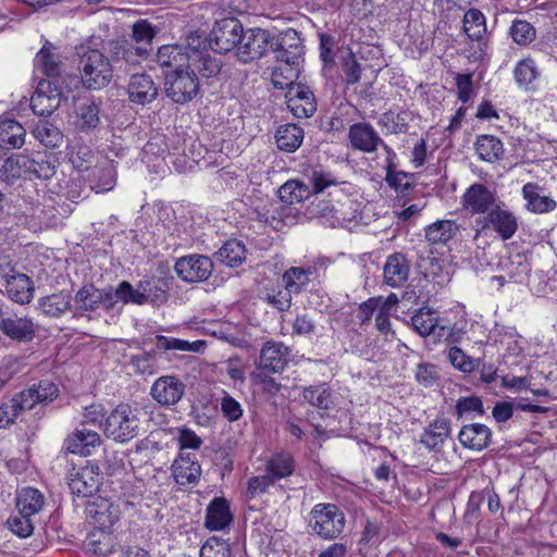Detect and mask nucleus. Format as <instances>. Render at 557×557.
I'll return each mask as SVG.
<instances>
[{"label": "nucleus", "mask_w": 557, "mask_h": 557, "mask_svg": "<svg viewBox=\"0 0 557 557\" xmlns=\"http://www.w3.org/2000/svg\"><path fill=\"white\" fill-rule=\"evenodd\" d=\"M311 187L300 181H287L278 188L280 200L284 203L281 211L276 212L280 220H284V212L290 214L294 210L292 207L295 203H301L310 197L311 194L322 193L325 188L337 185L335 177L324 171H313L310 177Z\"/></svg>", "instance_id": "f257e3e1"}, {"label": "nucleus", "mask_w": 557, "mask_h": 557, "mask_svg": "<svg viewBox=\"0 0 557 557\" xmlns=\"http://www.w3.org/2000/svg\"><path fill=\"white\" fill-rule=\"evenodd\" d=\"M140 431L139 410L127 404L119 405L107 417L104 435L117 443H126L135 438Z\"/></svg>", "instance_id": "f03ea898"}, {"label": "nucleus", "mask_w": 557, "mask_h": 557, "mask_svg": "<svg viewBox=\"0 0 557 557\" xmlns=\"http://www.w3.org/2000/svg\"><path fill=\"white\" fill-rule=\"evenodd\" d=\"M82 83L88 89L98 90L110 84L115 75L103 50L89 49L79 59Z\"/></svg>", "instance_id": "7ed1b4c3"}, {"label": "nucleus", "mask_w": 557, "mask_h": 557, "mask_svg": "<svg viewBox=\"0 0 557 557\" xmlns=\"http://www.w3.org/2000/svg\"><path fill=\"white\" fill-rule=\"evenodd\" d=\"M102 50L117 78L126 75L133 67L146 60L143 57L145 50L135 48L133 41L125 38L104 41Z\"/></svg>", "instance_id": "20e7f679"}, {"label": "nucleus", "mask_w": 557, "mask_h": 557, "mask_svg": "<svg viewBox=\"0 0 557 557\" xmlns=\"http://www.w3.org/2000/svg\"><path fill=\"white\" fill-rule=\"evenodd\" d=\"M309 525L313 533L325 540L336 539L345 528V515L334 504L320 503L310 511Z\"/></svg>", "instance_id": "39448f33"}, {"label": "nucleus", "mask_w": 557, "mask_h": 557, "mask_svg": "<svg viewBox=\"0 0 557 557\" xmlns=\"http://www.w3.org/2000/svg\"><path fill=\"white\" fill-rule=\"evenodd\" d=\"M199 79L194 71H164V91L173 102L187 103L199 94Z\"/></svg>", "instance_id": "423d86ee"}, {"label": "nucleus", "mask_w": 557, "mask_h": 557, "mask_svg": "<svg viewBox=\"0 0 557 557\" xmlns=\"http://www.w3.org/2000/svg\"><path fill=\"white\" fill-rule=\"evenodd\" d=\"M272 35L260 27L244 28L240 44L237 46L236 58L247 64L261 59L271 49Z\"/></svg>", "instance_id": "0eeeda50"}, {"label": "nucleus", "mask_w": 557, "mask_h": 557, "mask_svg": "<svg viewBox=\"0 0 557 557\" xmlns=\"http://www.w3.org/2000/svg\"><path fill=\"white\" fill-rule=\"evenodd\" d=\"M271 49L278 62L298 65L305 54L304 38L296 29L287 28L272 36Z\"/></svg>", "instance_id": "6e6552de"}, {"label": "nucleus", "mask_w": 557, "mask_h": 557, "mask_svg": "<svg viewBox=\"0 0 557 557\" xmlns=\"http://www.w3.org/2000/svg\"><path fill=\"white\" fill-rule=\"evenodd\" d=\"M244 26L235 17L216 21L209 36V45L215 52L227 53L237 50Z\"/></svg>", "instance_id": "1a4fd4ad"}, {"label": "nucleus", "mask_w": 557, "mask_h": 557, "mask_svg": "<svg viewBox=\"0 0 557 557\" xmlns=\"http://www.w3.org/2000/svg\"><path fill=\"white\" fill-rule=\"evenodd\" d=\"M62 98L64 95L60 84L51 79H40L30 98V107L35 114L48 116L60 107Z\"/></svg>", "instance_id": "9d476101"}, {"label": "nucleus", "mask_w": 557, "mask_h": 557, "mask_svg": "<svg viewBox=\"0 0 557 557\" xmlns=\"http://www.w3.org/2000/svg\"><path fill=\"white\" fill-rule=\"evenodd\" d=\"M66 479L72 494L82 498L92 497L102 484V475L95 466L73 468Z\"/></svg>", "instance_id": "9b49d317"}, {"label": "nucleus", "mask_w": 557, "mask_h": 557, "mask_svg": "<svg viewBox=\"0 0 557 557\" xmlns=\"http://www.w3.org/2000/svg\"><path fill=\"white\" fill-rule=\"evenodd\" d=\"M185 393V383L173 374L158 377L150 387L152 399L165 408H171L178 404Z\"/></svg>", "instance_id": "f8f14e48"}, {"label": "nucleus", "mask_w": 557, "mask_h": 557, "mask_svg": "<svg viewBox=\"0 0 557 557\" xmlns=\"http://www.w3.org/2000/svg\"><path fill=\"white\" fill-rule=\"evenodd\" d=\"M174 270L177 276L185 282H205L212 274L213 262L207 256L189 255L177 259Z\"/></svg>", "instance_id": "ddd939ff"}, {"label": "nucleus", "mask_w": 557, "mask_h": 557, "mask_svg": "<svg viewBox=\"0 0 557 557\" xmlns=\"http://www.w3.org/2000/svg\"><path fill=\"white\" fill-rule=\"evenodd\" d=\"M0 332L14 342L26 343L34 338L35 326L30 318L0 307Z\"/></svg>", "instance_id": "4468645a"}, {"label": "nucleus", "mask_w": 557, "mask_h": 557, "mask_svg": "<svg viewBox=\"0 0 557 557\" xmlns=\"http://www.w3.org/2000/svg\"><path fill=\"white\" fill-rule=\"evenodd\" d=\"M290 350L283 343L269 341L260 350L259 364L256 370L281 373L289 362Z\"/></svg>", "instance_id": "2eb2a0df"}, {"label": "nucleus", "mask_w": 557, "mask_h": 557, "mask_svg": "<svg viewBox=\"0 0 557 557\" xmlns=\"http://www.w3.org/2000/svg\"><path fill=\"white\" fill-rule=\"evenodd\" d=\"M482 228L492 226L503 240L510 239L518 230L517 216L509 210L496 207L476 221Z\"/></svg>", "instance_id": "dca6fc26"}, {"label": "nucleus", "mask_w": 557, "mask_h": 557, "mask_svg": "<svg viewBox=\"0 0 557 557\" xmlns=\"http://www.w3.org/2000/svg\"><path fill=\"white\" fill-rule=\"evenodd\" d=\"M5 280V290L9 298L21 305L29 304L34 297V282L23 273H17L15 269H9L1 273Z\"/></svg>", "instance_id": "f3484780"}, {"label": "nucleus", "mask_w": 557, "mask_h": 557, "mask_svg": "<svg viewBox=\"0 0 557 557\" xmlns=\"http://www.w3.org/2000/svg\"><path fill=\"white\" fill-rule=\"evenodd\" d=\"M287 107L298 119L310 117L317 111L313 92L305 85H289L286 94Z\"/></svg>", "instance_id": "a211bd4d"}, {"label": "nucleus", "mask_w": 557, "mask_h": 557, "mask_svg": "<svg viewBox=\"0 0 557 557\" xmlns=\"http://www.w3.org/2000/svg\"><path fill=\"white\" fill-rule=\"evenodd\" d=\"M348 140L352 149L364 153L376 151L380 144H383V139L379 136L377 132L367 122H358L350 125Z\"/></svg>", "instance_id": "6ab92c4d"}, {"label": "nucleus", "mask_w": 557, "mask_h": 557, "mask_svg": "<svg viewBox=\"0 0 557 557\" xmlns=\"http://www.w3.org/2000/svg\"><path fill=\"white\" fill-rule=\"evenodd\" d=\"M86 516L99 528V531L109 530L119 520V510L106 498L97 497L86 504Z\"/></svg>", "instance_id": "aec40b11"}, {"label": "nucleus", "mask_w": 557, "mask_h": 557, "mask_svg": "<svg viewBox=\"0 0 557 557\" xmlns=\"http://www.w3.org/2000/svg\"><path fill=\"white\" fill-rule=\"evenodd\" d=\"M174 480L180 485L198 483L201 466L193 453L180 451L172 465Z\"/></svg>", "instance_id": "412c9836"}, {"label": "nucleus", "mask_w": 557, "mask_h": 557, "mask_svg": "<svg viewBox=\"0 0 557 557\" xmlns=\"http://www.w3.org/2000/svg\"><path fill=\"white\" fill-rule=\"evenodd\" d=\"M159 89L150 75L146 73L133 74L127 85L129 101L145 106L152 102L158 96Z\"/></svg>", "instance_id": "4be33fe9"}, {"label": "nucleus", "mask_w": 557, "mask_h": 557, "mask_svg": "<svg viewBox=\"0 0 557 557\" xmlns=\"http://www.w3.org/2000/svg\"><path fill=\"white\" fill-rule=\"evenodd\" d=\"M438 312L432 308H420L411 317V325L414 331L422 337L436 334L438 338L450 336V332L446 326L438 324Z\"/></svg>", "instance_id": "5701e85b"}, {"label": "nucleus", "mask_w": 557, "mask_h": 557, "mask_svg": "<svg viewBox=\"0 0 557 557\" xmlns=\"http://www.w3.org/2000/svg\"><path fill=\"white\" fill-rule=\"evenodd\" d=\"M58 396L59 387L50 380H41L18 393L20 401L24 404L26 410L33 409L37 404L51 403Z\"/></svg>", "instance_id": "b1692460"}, {"label": "nucleus", "mask_w": 557, "mask_h": 557, "mask_svg": "<svg viewBox=\"0 0 557 557\" xmlns=\"http://www.w3.org/2000/svg\"><path fill=\"white\" fill-rule=\"evenodd\" d=\"M191 55L187 48L180 45H165L158 49L156 62L164 71H183L189 69Z\"/></svg>", "instance_id": "393cba45"}, {"label": "nucleus", "mask_w": 557, "mask_h": 557, "mask_svg": "<svg viewBox=\"0 0 557 557\" xmlns=\"http://www.w3.org/2000/svg\"><path fill=\"white\" fill-rule=\"evenodd\" d=\"M417 269L426 280L435 284L443 285L449 281V272L444 260L437 258L431 250L419 255Z\"/></svg>", "instance_id": "a878e982"}, {"label": "nucleus", "mask_w": 557, "mask_h": 557, "mask_svg": "<svg viewBox=\"0 0 557 557\" xmlns=\"http://www.w3.org/2000/svg\"><path fill=\"white\" fill-rule=\"evenodd\" d=\"M494 202V194L484 184L480 183L471 185L462 196L465 209L472 213H486Z\"/></svg>", "instance_id": "bb28decb"}, {"label": "nucleus", "mask_w": 557, "mask_h": 557, "mask_svg": "<svg viewBox=\"0 0 557 557\" xmlns=\"http://www.w3.org/2000/svg\"><path fill=\"white\" fill-rule=\"evenodd\" d=\"M458 441L465 448L481 451L491 444L492 431L485 424H466L459 431Z\"/></svg>", "instance_id": "cd10ccee"}, {"label": "nucleus", "mask_w": 557, "mask_h": 557, "mask_svg": "<svg viewBox=\"0 0 557 557\" xmlns=\"http://www.w3.org/2000/svg\"><path fill=\"white\" fill-rule=\"evenodd\" d=\"M101 443L100 435L96 431L77 429L64 441V449L71 454L89 456Z\"/></svg>", "instance_id": "c85d7f7f"}, {"label": "nucleus", "mask_w": 557, "mask_h": 557, "mask_svg": "<svg viewBox=\"0 0 557 557\" xmlns=\"http://www.w3.org/2000/svg\"><path fill=\"white\" fill-rule=\"evenodd\" d=\"M409 272L410 264L406 256L400 252L392 253L383 268L384 282L391 287H400L407 282Z\"/></svg>", "instance_id": "c756f323"}, {"label": "nucleus", "mask_w": 557, "mask_h": 557, "mask_svg": "<svg viewBox=\"0 0 557 557\" xmlns=\"http://www.w3.org/2000/svg\"><path fill=\"white\" fill-rule=\"evenodd\" d=\"M232 519L227 500L223 497H215L207 507L205 525L211 531H220L228 527Z\"/></svg>", "instance_id": "7c9ffc66"}, {"label": "nucleus", "mask_w": 557, "mask_h": 557, "mask_svg": "<svg viewBox=\"0 0 557 557\" xmlns=\"http://www.w3.org/2000/svg\"><path fill=\"white\" fill-rule=\"evenodd\" d=\"M301 396L305 403L319 410L321 417L335 404L334 395L326 384L306 386L302 388Z\"/></svg>", "instance_id": "2f4dec72"}, {"label": "nucleus", "mask_w": 557, "mask_h": 557, "mask_svg": "<svg viewBox=\"0 0 557 557\" xmlns=\"http://www.w3.org/2000/svg\"><path fill=\"white\" fill-rule=\"evenodd\" d=\"M449 436L450 421L437 418L425 428L420 442L430 450H440Z\"/></svg>", "instance_id": "473e14b6"}, {"label": "nucleus", "mask_w": 557, "mask_h": 557, "mask_svg": "<svg viewBox=\"0 0 557 557\" xmlns=\"http://www.w3.org/2000/svg\"><path fill=\"white\" fill-rule=\"evenodd\" d=\"M304 129L295 123L280 125L275 131L277 148L285 152H295L302 144Z\"/></svg>", "instance_id": "72a5a7b5"}, {"label": "nucleus", "mask_w": 557, "mask_h": 557, "mask_svg": "<svg viewBox=\"0 0 557 557\" xmlns=\"http://www.w3.org/2000/svg\"><path fill=\"white\" fill-rule=\"evenodd\" d=\"M296 469L295 458L286 451H281L271 456L265 462V471L272 478L274 483L282 479L290 476Z\"/></svg>", "instance_id": "f704fd0d"}, {"label": "nucleus", "mask_w": 557, "mask_h": 557, "mask_svg": "<svg viewBox=\"0 0 557 557\" xmlns=\"http://www.w3.org/2000/svg\"><path fill=\"white\" fill-rule=\"evenodd\" d=\"M26 131L14 120H3L0 122V148L17 149L25 143Z\"/></svg>", "instance_id": "c9c22d12"}, {"label": "nucleus", "mask_w": 557, "mask_h": 557, "mask_svg": "<svg viewBox=\"0 0 557 557\" xmlns=\"http://www.w3.org/2000/svg\"><path fill=\"white\" fill-rule=\"evenodd\" d=\"M54 49L55 48L52 44L46 41L40 51L37 53L35 63L36 66L40 67L42 73L47 76L46 79L55 81L57 84H59L61 62L59 57L52 52Z\"/></svg>", "instance_id": "e433bc0d"}, {"label": "nucleus", "mask_w": 557, "mask_h": 557, "mask_svg": "<svg viewBox=\"0 0 557 557\" xmlns=\"http://www.w3.org/2000/svg\"><path fill=\"white\" fill-rule=\"evenodd\" d=\"M158 34V28L147 20H138L132 26V40L135 48L144 49L143 57L148 58L152 50V40Z\"/></svg>", "instance_id": "4c0bfd02"}, {"label": "nucleus", "mask_w": 557, "mask_h": 557, "mask_svg": "<svg viewBox=\"0 0 557 557\" xmlns=\"http://www.w3.org/2000/svg\"><path fill=\"white\" fill-rule=\"evenodd\" d=\"M89 188L97 194L110 191L116 184V170L112 163L94 169L88 175Z\"/></svg>", "instance_id": "58836bf2"}, {"label": "nucleus", "mask_w": 557, "mask_h": 557, "mask_svg": "<svg viewBox=\"0 0 557 557\" xmlns=\"http://www.w3.org/2000/svg\"><path fill=\"white\" fill-rule=\"evenodd\" d=\"M139 287L145 292L146 302L161 305L168 300V292L170 290L169 278L147 277L139 281Z\"/></svg>", "instance_id": "ea45409f"}, {"label": "nucleus", "mask_w": 557, "mask_h": 557, "mask_svg": "<svg viewBox=\"0 0 557 557\" xmlns=\"http://www.w3.org/2000/svg\"><path fill=\"white\" fill-rule=\"evenodd\" d=\"M247 249L243 242L230 239L214 253V257L222 263L237 268L246 260Z\"/></svg>", "instance_id": "a19ab883"}, {"label": "nucleus", "mask_w": 557, "mask_h": 557, "mask_svg": "<svg viewBox=\"0 0 557 557\" xmlns=\"http://www.w3.org/2000/svg\"><path fill=\"white\" fill-rule=\"evenodd\" d=\"M474 148L481 160L491 163L500 160L504 154L503 143L494 135H479Z\"/></svg>", "instance_id": "79ce46f5"}, {"label": "nucleus", "mask_w": 557, "mask_h": 557, "mask_svg": "<svg viewBox=\"0 0 557 557\" xmlns=\"http://www.w3.org/2000/svg\"><path fill=\"white\" fill-rule=\"evenodd\" d=\"M539 185L528 183L522 187L523 198L528 201L527 209L534 213H546L553 211L557 203L554 199L547 196H542L537 193Z\"/></svg>", "instance_id": "37998d69"}, {"label": "nucleus", "mask_w": 557, "mask_h": 557, "mask_svg": "<svg viewBox=\"0 0 557 557\" xmlns=\"http://www.w3.org/2000/svg\"><path fill=\"white\" fill-rule=\"evenodd\" d=\"M38 308L47 317L59 318L71 308V297L64 292L51 294L38 299Z\"/></svg>", "instance_id": "c03bdc74"}, {"label": "nucleus", "mask_w": 557, "mask_h": 557, "mask_svg": "<svg viewBox=\"0 0 557 557\" xmlns=\"http://www.w3.org/2000/svg\"><path fill=\"white\" fill-rule=\"evenodd\" d=\"M460 231L457 222L451 220H441L429 225L425 228V237L432 244H447Z\"/></svg>", "instance_id": "a18cd8bd"}, {"label": "nucleus", "mask_w": 557, "mask_h": 557, "mask_svg": "<svg viewBox=\"0 0 557 557\" xmlns=\"http://www.w3.org/2000/svg\"><path fill=\"white\" fill-rule=\"evenodd\" d=\"M30 157L23 153H13L4 160L2 176L8 183H13L23 175L29 174Z\"/></svg>", "instance_id": "49530a36"}, {"label": "nucleus", "mask_w": 557, "mask_h": 557, "mask_svg": "<svg viewBox=\"0 0 557 557\" xmlns=\"http://www.w3.org/2000/svg\"><path fill=\"white\" fill-rule=\"evenodd\" d=\"M412 121V113L408 110L395 112L388 110L384 112L379 125L385 127L389 134H407L409 132V122Z\"/></svg>", "instance_id": "de8ad7c7"}, {"label": "nucleus", "mask_w": 557, "mask_h": 557, "mask_svg": "<svg viewBox=\"0 0 557 557\" xmlns=\"http://www.w3.org/2000/svg\"><path fill=\"white\" fill-rule=\"evenodd\" d=\"M84 548L91 556L107 557L114 548L112 536L102 530L92 532L85 540Z\"/></svg>", "instance_id": "09e8293b"}, {"label": "nucleus", "mask_w": 557, "mask_h": 557, "mask_svg": "<svg viewBox=\"0 0 557 557\" xmlns=\"http://www.w3.org/2000/svg\"><path fill=\"white\" fill-rule=\"evenodd\" d=\"M98 288L94 284H86L77 290L74 296V304L77 314L91 312L100 307Z\"/></svg>", "instance_id": "8fccbe9b"}, {"label": "nucleus", "mask_w": 557, "mask_h": 557, "mask_svg": "<svg viewBox=\"0 0 557 557\" xmlns=\"http://www.w3.org/2000/svg\"><path fill=\"white\" fill-rule=\"evenodd\" d=\"M77 127L83 132L95 129L100 123V107L95 101L83 102L78 106Z\"/></svg>", "instance_id": "3c124183"}, {"label": "nucleus", "mask_w": 557, "mask_h": 557, "mask_svg": "<svg viewBox=\"0 0 557 557\" xmlns=\"http://www.w3.org/2000/svg\"><path fill=\"white\" fill-rule=\"evenodd\" d=\"M463 32L472 41H479L486 33L485 16L478 9H470L465 13L462 21Z\"/></svg>", "instance_id": "603ef678"}, {"label": "nucleus", "mask_w": 557, "mask_h": 557, "mask_svg": "<svg viewBox=\"0 0 557 557\" xmlns=\"http://www.w3.org/2000/svg\"><path fill=\"white\" fill-rule=\"evenodd\" d=\"M42 505V494L33 487L23 488L16 497V510L29 516H34L39 512Z\"/></svg>", "instance_id": "864d4df0"}, {"label": "nucleus", "mask_w": 557, "mask_h": 557, "mask_svg": "<svg viewBox=\"0 0 557 557\" xmlns=\"http://www.w3.org/2000/svg\"><path fill=\"white\" fill-rule=\"evenodd\" d=\"M33 135L44 146L49 148L59 147L63 143V134L47 120H41L35 125Z\"/></svg>", "instance_id": "5fc2aeb1"}, {"label": "nucleus", "mask_w": 557, "mask_h": 557, "mask_svg": "<svg viewBox=\"0 0 557 557\" xmlns=\"http://www.w3.org/2000/svg\"><path fill=\"white\" fill-rule=\"evenodd\" d=\"M30 169L29 174L40 180H49L57 172L58 161L53 156H47L46 153L36 152L30 156Z\"/></svg>", "instance_id": "6e6d98bb"}, {"label": "nucleus", "mask_w": 557, "mask_h": 557, "mask_svg": "<svg viewBox=\"0 0 557 557\" xmlns=\"http://www.w3.org/2000/svg\"><path fill=\"white\" fill-rule=\"evenodd\" d=\"M206 345L205 341L188 342L185 339L168 337L164 335L156 336V347L159 350H181L199 352Z\"/></svg>", "instance_id": "4d7b16f0"}, {"label": "nucleus", "mask_w": 557, "mask_h": 557, "mask_svg": "<svg viewBox=\"0 0 557 557\" xmlns=\"http://www.w3.org/2000/svg\"><path fill=\"white\" fill-rule=\"evenodd\" d=\"M509 34L512 40L522 47L529 46L536 38L535 27L524 20H515L510 26Z\"/></svg>", "instance_id": "13d9d810"}, {"label": "nucleus", "mask_w": 557, "mask_h": 557, "mask_svg": "<svg viewBox=\"0 0 557 557\" xmlns=\"http://www.w3.org/2000/svg\"><path fill=\"white\" fill-rule=\"evenodd\" d=\"M540 75L533 59L525 58L520 60L513 70L515 81L519 86H528Z\"/></svg>", "instance_id": "bf43d9fd"}, {"label": "nucleus", "mask_w": 557, "mask_h": 557, "mask_svg": "<svg viewBox=\"0 0 557 557\" xmlns=\"http://www.w3.org/2000/svg\"><path fill=\"white\" fill-rule=\"evenodd\" d=\"M7 525L17 536L25 539L33 534L34 524L32 522V516L26 515L16 510L7 520Z\"/></svg>", "instance_id": "052dcab7"}, {"label": "nucleus", "mask_w": 557, "mask_h": 557, "mask_svg": "<svg viewBox=\"0 0 557 557\" xmlns=\"http://www.w3.org/2000/svg\"><path fill=\"white\" fill-rule=\"evenodd\" d=\"M448 360L450 363L463 373H471L481 364L480 359L466 355L459 347H451L448 350Z\"/></svg>", "instance_id": "680f3d73"}, {"label": "nucleus", "mask_w": 557, "mask_h": 557, "mask_svg": "<svg viewBox=\"0 0 557 557\" xmlns=\"http://www.w3.org/2000/svg\"><path fill=\"white\" fill-rule=\"evenodd\" d=\"M309 271L301 268H290L283 275L285 288L292 294H298L309 282Z\"/></svg>", "instance_id": "e2e57ef3"}, {"label": "nucleus", "mask_w": 557, "mask_h": 557, "mask_svg": "<svg viewBox=\"0 0 557 557\" xmlns=\"http://www.w3.org/2000/svg\"><path fill=\"white\" fill-rule=\"evenodd\" d=\"M24 404L20 401L18 393L14 395L9 403L0 406V429L14 423L20 413L25 411Z\"/></svg>", "instance_id": "0e129e2a"}, {"label": "nucleus", "mask_w": 557, "mask_h": 557, "mask_svg": "<svg viewBox=\"0 0 557 557\" xmlns=\"http://www.w3.org/2000/svg\"><path fill=\"white\" fill-rule=\"evenodd\" d=\"M156 351L143 352L134 355L131 358V364L135 373L139 375H152L157 372Z\"/></svg>", "instance_id": "69168bd1"}, {"label": "nucleus", "mask_w": 557, "mask_h": 557, "mask_svg": "<svg viewBox=\"0 0 557 557\" xmlns=\"http://www.w3.org/2000/svg\"><path fill=\"white\" fill-rule=\"evenodd\" d=\"M200 557H231V546L223 539L211 536L201 546Z\"/></svg>", "instance_id": "338daca9"}, {"label": "nucleus", "mask_w": 557, "mask_h": 557, "mask_svg": "<svg viewBox=\"0 0 557 557\" xmlns=\"http://www.w3.org/2000/svg\"><path fill=\"white\" fill-rule=\"evenodd\" d=\"M411 176V174L404 171H396L393 163H388L386 166L385 181L392 188L397 190L405 191L412 188V183L409 182Z\"/></svg>", "instance_id": "774afa93"}]
</instances>
